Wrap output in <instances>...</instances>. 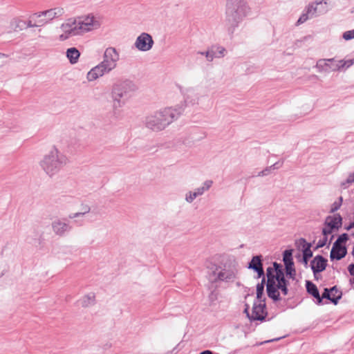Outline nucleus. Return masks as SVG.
Instances as JSON below:
<instances>
[{
  "instance_id": "473e14b6",
  "label": "nucleus",
  "mask_w": 354,
  "mask_h": 354,
  "mask_svg": "<svg viewBox=\"0 0 354 354\" xmlns=\"http://www.w3.org/2000/svg\"><path fill=\"white\" fill-rule=\"evenodd\" d=\"M286 273L288 277L290 279H295L296 275V270L294 268V266L285 267Z\"/></svg>"
},
{
  "instance_id": "5701e85b",
  "label": "nucleus",
  "mask_w": 354,
  "mask_h": 354,
  "mask_svg": "<svg viewBox=\"0 0 354 354\" xmlns=\"http://www.w3.org/2000/svg\"><path fill=\"white\" fill-rule=\"evenodd\" d=\"M325 225L330 226V228L337 230L342 225V217L339 214L333 216H328L326 219Z\"/></svg>"
},
{
  "instance_id": "b1692460",
  "label": "nucleus",
  "mask_w": 354,
  "mask_h": 354,
  "mask_svg": "<svg viewBox=\"0 0 354 354\" xmlns=\"http://www.w3.org/2000/svg\"><path fill=\"white\" fill-rule=\"evenodd\" d=\"M204 193L201 187L196 188L194 191H189L185 195V200L188 203H192L197 197L202 196Z\"/></svg>"
},
{
  "instance_id": "9b49d317",
  "label": "nucleus",
  "mask_w": 354,
  "mask_h": 354,
  "mask_svg": "<svg viewBox=\"0 0 354 354\" xmlns=\"http://www.w3.org/2000/svg\"><path fill=\"white\" fill-rule=\"evenodd\" d=\"M178 87L183 95L185 105L194 106L199 104L202 95L198 86H183L179 85Z\"/></svg>"
},
{
  "instance_id": "de8ad7c7",
  "label": "nucleus",
  "mask_w": 354,
  "mask_h": 354,
  "mask_svg": "<svg viewBox=\"0 0 354 354\" xmlns=\"http://www.w3.org/2000/svg\"><path fill=\"white\" fill-rule=\"evenodd\" d=\"M353 268H354V264L349 265L348 269L350 274H353Z\"/></svg>"
},
{
  "instance_id": "864d4df0",
  "label": "nucleus",
  "mask_w": 354,
  "mask_h": 354,
  "mask_svg": "<svg viewBox=\"0 0 354 354\" xmlns=\"http://www.w3.org/2000/svg\"><path fill=\"white\" fill-rule=\"evenodd\" d=\"M353 283H354V278H353Z\"/></svg>"
},
{
  "instance_id": "3c124183",
  "label": "nucleus",
  "mask_w": 354,
  "mask_h": 354,
  "mask_svg": "<svg viewBox=\"0 0 354 354\" xmlns=\"http://www.w3.org/2000/svg\"><path fill=\"white\" fill-rule=\"evenodd\" d=\"M354 227V222L351 223L349 226L348 227V230L353 228Z\"/></svg>"
},
{
  "instance_id": "dca6fc26",
  "label": "nucleus",
  "mask_w": 354,
  "mask_h": 354,
  "mask_svg": "<svg viewBox=\"0 0 354 354\" xmlns=\"http://www.w3.org/2000/svg\"><path fill=\"white\" fill-rule=\"evenodd\" d=\"M46 25V21L41 12L31 14L28 18V26L30 28L41 27Z\"/></svg>"
},
{
  "instance_id": "cd10ccee",
  "label": "nucleus",
  "mask_w": 354,
  "mask_h": 354,
  "mask_svg": "<svg viewBox=\"0 0 354 354\" xmlns=\"http://www.w3.org/2000/svg\"><path fill=\"white\" fill-rule=\"evenodd\" d=\"M90 210H91V208L88 205H82V212L70 214L68 216V218L71 219H73V218H77L80 216H83L85 214H88L90 212Z\"/></svg>"
},
{
  "instance_id": "ea45409f",
  "label": "nucleus",
  "mask_w": 354,
  "mask_h": 354,
  "mask_svg": "<svg viewBox=\"0 0 354 354\" xmlns=\"http://www.w3.org/2000/svg\"><path fill=\"white\" fill-rule=\"evenodd\" d=\"M342 198H339V202H335L333 203L330 212H334L339 209L341 205H342Z\"/></svg>"
},
{
  "instance_id": "4c0bfd02",
  "label": "nucleus",
  "mask_w": 354,
  "mask_h": 354,
  "mask_svg": "<svg viewBox=\"0 0 354 354\" xmlns=\"http://www.w3.org/2000/svg\"><path fill=\"white\" fill-rule=\"evenodd\" d=\"M343 38L345 40H350L354 38V30L346 31L343 34Z\"/></svg>"
},
{
  "instance_id": "a878e982",
  "label": "nucleus",
  "mask_w": 354,
  "mask_h": 354,
  "mask_svg": "<svg viewBox=\"0 0 354 354\" xmlns=\"http://www.w3.org/2000/svg\"><path fill=\"white\" fill-rule=\"evenodd\" d=\"M266 283V277H263L261 282L257 285V301H262L263 297L264 286Z\"/></svg>"
},
{
  "instance_id": "6e6552de",
  "label": "nucleus",
  "mask_w": 354,
  "mask_h": 354,
  "mask_svg": "<svg viewBox=\"0 0 354 354\" xmlns=\"http://www.w3.org/2000/svg\"><path fill=\"white\" fill-rule=\"evenodd\" d=\"M238 270L234 261H226L219 265H213L209 268V279L212 282L223 281L230 283L236 278Z\"/></svg>"
},
{
  "instance_id": "72a5a7b5",
  "label": "nucleus",
  "mask_w": 354,
  "mask_h": 354,
  "mask_svg": "<svg viewBox=\"0 0 354 354\" xmlns=\"http://www.w3.org/2000/svg\"><path fill=\"white\" fill-rule=\"evenodd\" d=\"M354 183V173H351L345 182L341 183L342 188L346 189L348 187V184Z\"/></svg>"
},
{
  "instance_id": "39448f33",
  "label": "nucleus",
  "mask_w": 354,
  "mask_h": 354,
  "mask_svg": "<svg viewBox=\"0 0 354 354\" xmlns=\"http://www.w3.org/2000/svg\"><path fill=\"white\" fill-rule=\"evenodd\" d=\"M65 155L55 147L52 146L39 162L41 170L49 177L57 175L67 164Z\"/></svg>"
},
{
  "instance_id": "f257e3e1",
  "label": "nucleus",
  "mask_w": 354,
  "mask_h": 354,
  "mask_svg": "<svg viewBox=\"0 0 354 354\" xmlns=\"http://www.w3.org/2000/svg\"><path fill=\"white\" fill-rule=\"evenodd\" d=\"M101 26V17L93 13L70 17L60 25L58 39L64 41L72 37L82 36L100 29Z\"/></svg>"
},
{
  "instance_id": "a18cd8bd",
  "label": "nucleus",
  "mask_w": 354,
  "mask_h": 354,
  "mask_svg": "<svg viewBox=\"0 0 354 354\" xmlns=\"http://www.w3.org/2000/svg\"><path fill=\"white\" fill-rule=\"evenodd\" d=\"M282 165H283V162L278 161L270 167H271V169L272 170V169H279L282 167Z\"/></svg>"
},
{
  "instance_id": "f03ea898",
  "label": "nucleus",
  "mask_w": 354,
  "mask_h": 354,
  "mask_svg": "<svg viewBox=\"0 0 354 354\" xmlns=\"http://www.w3.org/2000/svg\"><path fill=\"white\" fill-rule=\"evenodd\" d=\"M183 111L182 105L161 109L147 115L145 125L154 132L163 131L174 121L178 120Z\"/></svg>"
},
{
  "instance_id": "bb28decb",
  "label": "nucleus",
  "mask_w": 354,
  "mask_h": 354,
  "mask_svg": "<svg viewBox=\"0 0 354 354\" xmlns=\"http://www.w3.org/2000/svg\"><path fill=\"white\" fill-rule=\"evenodd\" d=\"M300 241L304 243L303 246V257L306 258H310L313 257V252L310 249L311 244L306 242L304 239H301Z\"/></svg>"
},
{
  "instance_id": "c03bdc74",
  "label": "nucleus",
  "mask_w": 354,
  "mask_h": 354,
  "mask_svg": "<svg viewBox=\"0 0 354 354\" xmlns=\"http://www.w3.org/2000/svg\"><path fill=\"white\" fill-rule=\"evenodd\" d=\"M326 242H327V237L324 236V238L323 239L319 240L318 241L317 248H319L324 247L326 244Z\"/></svg>"
},
{
  "instance_id": "2eb2a0df",
  "label": "nucleus",
  "mask_w": 354,
  "mask_h": 354,
  "mask_svg": "<svg viewBox=\"0 0 354 354\" xmlns=\"http://www.w3.org/2000/svg\"><path fill=\"white\" fill-rule=\"evenodd\" d=\"M43 17L46 19V24H49L54 19L59 18L64 15V9L62 7H55L44 11H41Z\"/></svg>"
},
{
  "instance_id": "a19ab883",
  "label": "nucleus",
  "mask_w": 354,
  "mask_h": 354,
  "mask_svg": "<svg viewBox=\"0 0 354 354\" xmlns=\"http://www.w3.org/2000/svg\"><path fill=\"white\" fill-rule=\"evenodd\" d=\"M333 228H330V226H328L325 225L324 227L322 229L323 234L327 237L328 235L330 234L333 232Z\"/></svg>"
},
{
  "instance_id": "c756f323",
  "label": "nucleus",
  "mask_w": 354,
  "mask_h": 354,
  "mask_svg": "<svg viewBox=\"0 0 354 354\" xmlns=\"http://www.w3.org/2000/svg\"><path fill=\"white\" fill-rule=\"evenodd\" d=\"M214 50L215 58H221L225 55L226 50L224 47L221 46H216L212 47Z\"/></svg>"
},
{
  "instance_id": "09e8293b",
  "label": "nucleus",
  "mask_w": 354,
  "mask_h": 354,
  "mask_svg": "<svg viewBox=\"0 0 354 354\" xmlns=\"http://www.w3.org/2000/svg\"><path fill=\"white\" fill-rule=\"evenodd\" d=\"M245 306H246V308H245L244 312L247 314L248 317L250 319L251 315H250V314L248 313L249 306L248 304H246Z\"/></svg>"
},
{
  "instance_id": "412c9836",
  "label": "nucleus",
  "mask_w": 354,
  "mask_h": 354,
  "mask_svg": "<svg viewBox=\"0 0 354 354\" xmlns=\"http://www.w3.org/2000/svg\"><path fill=\"white\" fill-rule=\"evenodd\" d=\"M66 57L71 64L77 63L80 57V53L75 47H71L66 50Z\"/></svg>"
},
{
  "instance_id": "f3484780",
  "label": "nucleus",
  "mask_w": 354,
  "mask_h": 354,
  "mask_svg": "<svg viewBox=\"0 0 354 354\" xmlns=\"http://www.w3.org/2000/svg\"><path fill=\"white\" fill-rule=\"evenodd\" d=\"M326 266L327 260L321 255L316 256L310 262V267L314 274L324 270L326 268Z\"/></svg>"
},
{
  "instance_id": "393cba45",
  "label": "nucleus",
  "mask_w": 354,
  "mask_h": 354,
  "mask_svg": "<svg viewBox=\"0 0 354 354\" xmlns=\"http://www.w3.org/2000/svg\"><path fill=\"white\" fill-rule=\"evenodd\" d=\"M12 28L15 31L23 30L30 28L28 26V20L25 21L21 19H14L10 23Z\"/></svg>"
},
{
  "instance_id": "7c9ffc66",
  "label": "nucleus",
  "mask_w": 354,
  "mask_h": 354,
  "mask_svg": "<svg viewBox=\"0 0 354 354\" xmlns=\"http://www.w3.org/2000/svg\"><path fill=\"white\" fill-rule=\"evenodd\" d=\"M198 54L205 56L207 61L212 62L215 58L214 50L212 48L211 49L207 50V51H198Z\"/></svg>"
},
{
  "instance_id": "20e7f679",
  "label": "nucleus",
  "mask_w": 354,
  "mask_h": 354,
  "mask_svg": "<svg viewBox=\"0 0 354 354\" xmlns=\"http://www.w3.org/2000/svg\"><path fill=\"white\" fill-rule=\"evenodd\" d=\"M120 55L115 48H106L102 56V61L87 73L86 80L88 82H93L104 74L109 73L117 67Z\"/></svg>"
},
{
  "instance_id": "9d476101",
  "label": "nucleus",
  "mask_w": 354,
  "mask_h": 354,
  "mask_svg": "<svg viewBox=\"0 0 354 354\" xmlns=\"http://www.w3.org/2000/svg\"><path fill=\"white\" fill-rule=\"evenodd\" d=\"M328 11L327 0L313 2L306 7L305 12L300 16L296 25L299 26L308 19L317 17L326 13Z\"/></svg>"
},
{
  "instance_id": "2f4dec72",
  "label": "nucleus",
  "mask_w": 354,
  "mask_h": 354,
  "mask_svg": "<svg viewBox=\"0 0 354 354\" xmlns=\"http://www.w3.org/2000/svg\"><path fill=\"white\" fill-rule=\"evenodd\" d=\"M335 292V294L338 293V290L336 286L331 288L330 289L325 288L324 292L322 293V300L323 299H327L330 301V294L333 292Z\"/></svg>"
},
{
  "instance_id": "49530a36",
  "label": "nucleus",
  "mask_w": 354,
  "mask_h": 354,
  "mask_svg": "<svg viewBox=\"0 0 354 354\" xmlns=\"http://www.w3.org/2000/svg\"><path fill=\"white\" fill-rule=\"evenodd\" d=\"M308 259L309 258H306L304 257H302V259H301V261L304 263V266L306 268L308 267Z\"/></svg>"
},
{
  "instance_id": "e433bc0d",
  "label": "nucleus",
  "mask_w": 354,
  "mask_h": 354,
  "mask_svg": "<svg viewBox=\"0 0 354 354\" xmlns=\"http://www.w3.org/2000/svg\"><path fill=\"white\" fill-rule=\"evenodd\" d=\"M348 239V237L346 234H342L337 238L335 243H337L338 245H342V244L345 243Z\"/></svg>"
},
{
  "instance_id": "a211bd4d",
  "label": "nucleus",
  "mask_w": 354,
  "mask_h": 354,
  "mask_svg": "<svg viewBox=\"0 0 354 354\" xmlns=\"http://www.w3.org/2000/svg\"><path fill=\"white\" fill-rule=\"evenodd\" d=\"M248 268L257 272V277L261 278L264 276L261 256H254L248 264Z\"/></svg>"
},
{
  "instance_id": "f704fd0d",
  "label": "nucleus",
  "mask_w": 354,
  "mask_h": 354,
  "mask_svg": "<svg viewBox=\"0 0 354 354\" xmlns=\"http://www.w3.org/2000/svg\"><path fill=\"white\" fill-rule=\"evenodd\" d=\"M342 297V292L338 290V293L335 294V292H333L330 294V301L334 304H337L338 301Z\"/></svg>"
},
{
  "instance_id": "603ef678",
  "label": "nucleus",
  "mask_w": 354,
  "mask_h": 354,
  "mask_svg": "<svg viewBox=\"0 0 354 354\" xmlns=\"http://www.w3.org/2000/svg\"><path fill=\"white\" fill-rule=\"evenodd\" d=\"M281 339V337H279V338H276V339H271V340H268V341H266V342H265V343H266V342H273V341H277V340H279V339Z\"/></svg>"
},
{
  "instance_id": "37998d69",
  "label": "nucleus",
  "mask_w": 354,
  "mask_h": 354,
  "mask_svg": "<svg viewBox=\"0 0 354 354\" xmlns=\"http://www.w3.org/2000/svg\"><path fill=\"white\" fill-rule=\"evenodd\" d=\"M8 62V55L0 53V67L6 64Z\"/></svg>"
},
{
  "instance_id": "423d86ee",
  "label": "nucleus",
  "mask_w": 354,
  "mask_h": 354,
  "mask_svg": "<svg viewBox=\"0 0 354 354\" xmlns=\"http://www.w3.org/2000/svg\"><path fill=\"white\" fill-rule=\"evenodd\" d=\"M251 13L247 0H226L225 20L232 28L238 26Z\"/></svg>"
},
{
  "instance_id": "ddd939ff",
  "label": "nucleus",
  "mask_w": 354,
  "mask_h": 354,
  "mask_svg": "<svg viewBox=\"0 0 354 354\" xmlns=\"http://www.w3.org/2000/svg\"><path fill=\"white\" fill-rule=\"evenodd\" d=\"M266 297H263L262 301H257L254 303L250 319L263 321L266 319Z\"/></svg>"
},
{
  "instance_id": "1a4fd4ad",
  "label": "nucleus",
  "mask_w": 354,
  "mask_h": 354,
  "mask_svg": "<svg viewBox=\"0 0 354 354\" xmlns=\"http://www.w3.org/2000/svg\"><path fill=\"white\" fill-rule=\"evenodd\" d=\"M353 64H354V58L347 60H336L335 58L320 59L317 61L315 67L319 73H329L348 68Z\"/></svg>"
},
{
  "instance_id": "4468645a",
  "label": "nucleus",
  "mask_w": 354,
  "mask_h": 354,
  "mask_svg": "<svg viewBox=\"0 0 354 354\" xmlns=\"http://www.w3.org/2000/svg\"><path fill=\"white\" fill-rule=\"evenodd\" d=\"M52 230L58 236H62L71 230L72 227L64 220L56 219L52 222Z\"/></svg>"
},
{
  "instance_id": "f8f14e48",
  "label": "nucleus",
  "mask_w": 354,
  "mask_h": 354,
  "mask_svg": "<svg viewBox=\"0 0 354 354\" xmlns=\"http://www.w3.org/2000/svg\"><path fill=\"white\" fill-rule=\"evenodd\" d=\"M153 44L152 37L149 33L142 32L136 38L134 46L138 50L146 52L152 48Z\"/></svg>"
},
{
  "instance_id": "58836bf2",
  "label": "nucleus",
  "mask_w": 354,
  "mask_h": 354,
  "mask_svg": "<svg viewBox=\"0 0 354 354\" xmlns=\"http://www.w3.org/2000/svg\"><path fill=\"white\" fill-rule=\"evenodd\" d=\"M218 299V292L216 291H212L209 295V300L211 304H213L214 301Z\"/></svg>"
},
{
  "instance_id": "79ce46f5",
  "label": "nucleus",
  "mask_w": 354,
  "mask_h": 354,
  "mask_svg": "<svg viewBox=\"0 0 354 354\" xmlns=\"http://www.w3.org/2000/svg\"><path fill=\"white\" fill-rule=\"evenodd\" d=\"M272 169L270 167H267L266 169L259 172L257 176H265L268 175L271 172Z\"/></svg>"
},
{
  "instance_id": "c85d7f7f",
  "label": "nucleus",
  "mask_w": 354,
  "mask_h": 354,
  "mask_svg": "<svg viewBox=\"0 0 354 354\" xmlns=\"http://www.w3.org/2000/svg\"><path fill=\"white\" fill-rule=\"evenodd\" d=\"M283 260L285 264V267L294 266V263L292 258V251L285 250L283 252Z\"/></svg>"
},
{
  "instance_id": "c9c22d12",
  "label": "nucleus",
  "mask_w": 354,
  "mask_h": 354,
  "mask_svg": "<svg viewBox=\"0 0 354 354\" xmlns=\"http://www.w3.org/2000/svg\"><path fill=\"white\" fill-rule=\"evenodd\" d=\"M212 184H213L212 180H205L203 183V186H201L200 187L203 190V192L205 193V192H207L209 189V188L212 187Z\"/></svg>"
},
{
  "instance_id": "7ed1b4c3",
  "label": "nucleus",
  "mask_w": 354,
  "mask_h": 354,
  "mask_svg": "<svg viewBox=\"0 0 354 354\" xmlns=\"http://www.w3.org/2000/svg\"><path fill=\"white\" fill-rule=\"evenodd\" d=\"M266 292L268 297L274 301H280L279 290L284 296L288 293V281L285 279L284 270L281 264L273 263V267H268L266 270Z\"/></svg>"
},
{
  "instance_id": "aec40b11",
  "label": "nucleus",
  "mask_w": 354,
  "mask_h": 354,
  "mask_svg": "<svg viewBox=\"0 0 354 354\" xmlns=\"http://www.w3.org/2000/svg\"><path fill=\"white\" fill-rule=\"evenodd\" d=\"M78 304L83 308L90 307L95 303V295L93 292H89L81 297L78 301Z\"/></svg>"
},
{
  "instance_id": "0eeeda50",
  "label": "nucleus",
  "mask_w": 354,
  "mask_h": 354,
  "mask_svg": "<svg viewBox=\"0 0 354 354\" xmlns=\"http://www.w3.org/2000/svg\"><path fill=\"white\" fill-rule=\"evenodd\" d=\"M138 90V86L131 80L125 79L116 81L111 88V98L114 108L123 106L126 100Z\"/></svg>"
},
{
  "instance_id": "8fccbe9b",
  "label": "nucleus",
  "mask_w": 354,
  "mask_h": 354,
  "mask_svg": "<svg viewBox=\"0 0 354 354\" xmlns=\"http://www.w3.org/2000/svg\"><path fill=\"white\" fill-rule=\"evenodd\" d=\"M200 354H213V353L209 350H206L201 352Z\"/></svg>"
},
{
  "instance_id": "6ab92c4d",
  "label": "nucleus",
  "mask_w": 354,
  "mask_h": 354,
  "mask_svg": "<svg viewBox=\"0 0 354 354\" xmlns=\"http://www.w3.org/2000/svg\"><path fill=\"white\" fill-rule=\"evenodd\" d=\"M346 248L342 245H338L337 243H334L330 251V257L333 259L340 260L346 254Z\"/></svg>"
},
{
  "instance_id": "4be33fe9",
  "label": "nucleus",
  "mask_w": 354,
  "mask_h": 354,
  "mask_svg": "<svg viewBox=\"0 0 354 354\" xmlns=\"http://www.w3.org/2000/svg\"><path fill=\"white\" fill-rule=\"evenodd\" d=\"M307 292L312 295L315 299H317V303L318 304H322V297H320L319 290L317 286L311 281H306V283Z\"/></svg>"
}]
</instances>
